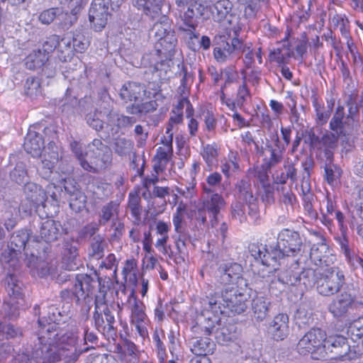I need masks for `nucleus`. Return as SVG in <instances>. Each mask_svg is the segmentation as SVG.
<instances>
[{
  "label": "nucleus",
  "instance_id": "56",
  "mask_svg": "<svg viewBox=\"0 0 363 363\" xmlns=\"http://www.w3.org/2000/svg\"><path fill=\"white\" fill-rule=\"evenodd\" d=\"M60 8H51L40 13L39 21L45 25L50 24L55 19L58 20Z\"/></svg>",
  "mask_w": 363,
  "mask_h": 363
},
{
  "label": "nucleus",
  "instance_id": "30",
  "mask_svg": "<svg viewBox=\"0 0 363 363\" xmlns=\"http://www.w3.org/2000/svg\"><path fill=\"white\" fill-rule=\"evenodd\" d=\"M106 117L108 122L113 124L118 130H126L137 122L135 116H125L113 111H110Z\"/></svg>",
  "mask_w": 363,
  "mask_h": 363
},
{
  "label": "nucleus",
  "instance_id": "51",
  "mask_svg": "<svg viewBox=\"0 0 363 363\" xmlns=\"http://www.w3.org/2000/svg\"><path fill=\"white\" fill-rule=\"evenodd\" d=\"M86 196L82 192H77L73 196L69 197L70 208L76 213L82 211L86 206Z\"/></svg>",
  "mask_w": 363,
  "mask_h": 363
},
{
  "label": "nucleus",
  "instance_id": "13",
  "mask_svg": "<svg viewBox=\"0 0 363 363\" xmlns=\"http://www.w3.org/2000/svg\"><path fill=\"white\" fill-rule=\"evenodd\" d=\"M45 341L44 335L37 337L32 348L33 357L37 363H55L58 361L56 343Z\"/></svg>",
  "mask_w": 363,
  "mask_h": 363
},
{
  "label": "nucleus",
  "instance_id": "47",
  "mask_svg": "<svg viewBox=\"0 0 363 363\" xmlns=\"http://www.w3.org/2000/svg\"><path fill=\"white\" fill-rule=\"evenodd\" d=\"M105 241L100 235H96L93 238L89 255L92 257L99 259L104 256Z\"/></svg>",
  "mask_w": 363,
  "mask_h": 363
},
{
  "label": "nucleus",
  "instance_id": "58",
  "mask_svg": "<svg viewBox=\"0 0 363 363\" xmlns=\"http://www.w3.org/2000/svg\"><path fill=\"white\" fill-rule=\"evenodd\" d=\"M72 36V44L74 50L82 52L88 46V40L81 33H73Z\"/></svg>",
  "mask_w": 363,
  "mask_h": 363
},
{
  "label": "nucleus",
  "instance_id": "63",
  "mask_svg": "<svg viewBox=\"0 0 363 363\" xmlns=\"http://www.w3.org/2000/svg\"><path fill=\"white\" fill-rule=\"evenodd\" d=\"M60 43V36L57 35H52L43 44V52L49 53L52 52L55 48L58 49Z\"/></svg>",
  "mask_w": 363,
  "mask_h": 363
},
{
  "label": "nucleus",
  "instance_id": "61",
  "mask_svg": "<svg viewBox=\"0 0 363 363\" xmlns=\"http://www.w3.org/2000/svg\"><path fill=\"white\" fill-rule=\"evenodd\" d=\"M140 199L137 194H130L128 207L130 210L131 214L135 218H140L141 213V208L140 207Z\"/></svg>",
  "mask_w": 363,
  "mask_h": 363
},
{
  "label": "nucleus",
  "instance_id": "5",
  "mask_svg": "<svg viewBox=\"0 0 363 363\" xmlns=\"http://www.w3.org/2000/svg\"><path fill=\"white\" fill-rule=\"evenodd\" d=\"M202 315L206 322L203 326L206 335L214 334L218 342L222 345L236 339V327L232 324L222 325L221 320L218 316L220 314L206 313L203 308Z\"/></svg>",
  "mask_w": 363,
  "mask_h": 363
},
{
  "label": "nucleus",
  "instance_id": "17",
  "mask_svg": "<svg viewBox=\"0 0 363 363\" xmlns=\"http://www.w3.org/2000/svg\"><path fill=\"white\" fill-rule=\"evenodd\" d=\"M64 228L59 221L48 219L40 222L39 225V236H33L34 242H39L40 239L46 242L56 241L63 233Z\"/></svg>",
  "mask_w": 363,
  "mask_h": 363
},
{
  "label": "nucleus",
  "instance_id": "18",
  "mask_svg": "<svg viewBox=\"0 0 363 363\" xmlns=\"http://www.w3.org/2000/svg\"><path fill=\"white\" fill-rule=\"evenodd\" d=\"M55 147L57 148L55 143H50L47 147V150H51L50 152H48L49 158H47L45 154L44 158L38 164L37 172L44 179H49L51 177L55 164L59 160L58 152L54 150Z\"/></svg>",
  "mask_w": 363,
  "mask_h": 363
},
{
  "label": "nucleus",
  "instance_id": "42",
  "mask_svg": "<svg viewBox=\"0 0 363 363\" xmlns=\"http://www.w3.org/2000/svg\"><path fill=\"white\" fill-rule=\"evenodd\" d=\"M118 205L112 201L104 205L100 213V225H105L109 220L118 218Z\"/></svg>",
  "mask_w": 363,
  "mask_h": 363
},
{
  "label": "nucleus",
  "instance_id": "36",
  "mask_svg": "<svg viewBox=\"0 0 363 363\" xmlns=\"http://www.w3.org/2000/svg\"><path fill=\"white\" fill-rule=\"evenodd\" d=\"M322 272L320 269H313L311 268L303 269L298 272V283L302 284L306 289H311L316 284L320 277Z\"/></svg>",
  "mask_w": 363,
  "mask_h": 363
},
{
  "label": "nucleus",
  "instance_id": "19",
  "mask_svg": "<svg viewBox=\"0 0 363 363\" xmlns=\"http://www.w3.org/2000/svg\"><path fill=\"white\" fill-rule=\"evenodd\" d=\"M268 330L273 340H284L289 333V316L285 313L278 314L274 318Z\"/></svg>",
  "mask_w": 363,
  "mask_h": 363
},
{
  "label": "nucleus",
  "instance_id": "29",
  "mask_svg": "<svg viewBox=\"0 0 363 363\" xmlns=\"http://www.w3.org/2000/svg\"><path fill=\"white\" fill-rule=\"evenodd\" d=\"M30 230L23 229L15 232L11 237L9 248L13 252L21 253L26 250V243L33 239Z\"/></svg>",
  "mask_w": 363,
  "mask_h": 363
},
{
  "label": "nucleus",
  "instance_id": "1",
  "mask_svg": "<svg viewBox=\"0 0 363 363\" xmlns=\"http://www.w3.org/2000/svg\"><path fill=\"white\" fill-rule=\"evenodd\" d=\"M70 147L79 165L86 172L100 174L109 169L112 164V151L100 139H94L85 147L73 141Z\"/></svg>",
  "mask_w": 363,
  "mask_h": 363
},
{
  "label": "nucleus",
  "instance_id": "22",
  "mask_svg": "<svg viewBox=\"0 0 363 363\" xmlns=\"http://www.w3.org/2000/svg\"><path fill=\"white\" fill-rule=\"evenodd\" d=\"M57 310L54 306H51L49 308V313H52V316L49 315V320L50 322L48 323L47 325L43 323V320L38 319V324L40 327L42 328L41 335H44L46 337L45 342H51L53 343H56L57 341V337H60L61 335H63L65 333L57 332V325L55 323L56 318L54 311Z\"/></svg>",
  "mask_w": 363,
  "mask_h": 363
},
{
  "label": "nucleus",
  "instance_id": "9",
  "mask_svg": "<svg viewBox=\"0 0 363 363\" xmlns=\"http://www.w3.org/2000/svg\"><path fill=\"white\" fill-rule=\"evenodd\" d=\"M248 250L256 262L271 266L275 271L277 261L284 257L277 245L267 247L266 245L252 243L249 245Z\"/></svg>",
  "mask_w": 363,
  "mask_h": 363
},
{
  "label": "nucleus",
  "instance_id": "53",
  "mask_svg": "<svg viewBox=\"0 0 363 363\" xmlns=\"http://www.w3.org/2000/svg\"><path fill=\"white\" fill-rule=\"evenodd\" d=\"M342 135H337L335 132H326L321 137V143L319 147L335 150L337 147L338 138Z\"/></svg>",
  "mask_w": 363,
  "mask_h": 363
},
{
  "label": "nucleus",
  "instance_id": "21",
  "mask_svg": "<svg viewBox=\"0 0 363 363\" xmlns=\"http://www.w3.org/2000/svg\"><path fill=\"white\" fill-rule=\"evenodd\" d=\"M220 281L223 284L234 283L242 275L243 269L241 264L237 262H226L221 264L218 267Z\"/></svg>",
  "mask_w": 363,
  "mask_h": 363
},
{
  "label": "nucleus",
  "instance_id": "62",
  "mask_svg": "<svg viewBox=\"0 0 363 363\" xmlns=\"http://www.w3.org/2000/svg\"><path fill=\"white\" fill-rule=\"evenodd\" d=\"M314 106L316 111V121L318 124H325L330 116L331 110L330 107H328L326 109L324 107H322L320 105L318 104L317 103H315Z\"/></svg>",
  "mask_w": 363,
  "mask_h": 363
},
{
  "label": "nucleus",
  "instance_id": "12",
  "mask_svg": "<svg viewBox=\"0 0 363 363\" xmlns=\"http://www.w3.org/2000/svg\"><path fill=\"white\" fill-rule=\"evenodd\" d=\"M326 338L324 330L314 328L308 331L297 344V350L301 354H313L318 350H323Z\"/></svg>",
  "mask_w": 363,
  "mask_h": 363
},
{
  "label": "nucleus",
  "instance_id": "16",
  "mask_svg": "<svg viewBox=\"0 0 363 363\" xmlns=\"http://www.w3.org/2000/svg\"><path fill=\"white\" fill-rule=\"evenodd\" d=\"M333 354L335 359L353 358L350 354V346L342 335L330 336L325 338L324 347Z\"/></svg>",
  "mask_w": 363,
  "mask_h": 363
},
{
  "label": "nucleus",
  "instance_id": "6",
  "mask_svg": "<svg viewBox=\"0 0 363 363\" xmlns=\"http://www.w3.org/2000/svg\"><path fill=\"white\" fill-rule=\"evenodd\" d=\"M345 284V277L337 267L326 268L318 280L317 291L323 296L337 295Z\"/></svg>",
  "mask_w": 363,
  "mask_h": 363
},
{
  "label": "nucleus",
  "instance_id": "64",
  "mask_svg": "<svg viewBox=\"0 0 363 363\" xmlns=\"http://www.w3.org/2000/svg\"><path fill=\"white\" fill-rule=\"evenodd\" d=\"M64 189L69 197L73 196L77 192H82L79 184L72 178L64 179Z\"/></svg>",
  "mask_w": 363,
  "mask_h": 363
},
{
  "label": "nucleus",
  "instance_id": "50",
  "mask_svg": "<svg viewBox=\"0 0 363 363\" xmlns=\"http://www.w3.org/2000/svg\"><path fill=\"white\" fill-rule=\"evenodd\" d=\"M18 252H13L9 248V251H4L1 257L0 261L3 264H8L9 271L10 272V268L12 269L13 271L16 272L19 268V262L17 258V255Z\"/></svg>",
  "mask_w": 363,
  "mask_h": 363
},
{
  "label": "nucleus",
  "instance_id": "38",
  "mask_svg": "<svg viewBox=\"0 0 363 363\" xmlns=\"http://www.w3.org/2000/svg\"><path fill=\"white\" fill-rule=\"evenodd\" d=\"M191 352L199 357H206V354L213 351L214 344L207 337L194 338L191 342Z\"/></svg>",
  "mask_w": 363,
  "mask_h": 363
},
{
  "label": "nucleus",
  "instance_id": "55",
  "mask_svg": "<svg viewBox=\"0 0 363 363\" xmlns=\"http://www.w3.org/2000/svg\"><path fill=\"white\" fill-rule=\"evenodd\" d=\"M99 298V297L95 298V311L94 313L93 319L94 320V325L96 328L99 332H104L106 328V325L104 324L105 321L102 315V312L101 311V306Z\"/></svg>",
  "mask_w": 363,
  "mask_h": 363
},
{
  "label": "nucleus",
  "instance_id": "33",
  "mask_svg": "<svg viewBox=\"0 0 363 363\" xmlns=\"http://www.w3.org/2000/svg\"><path fill=\"white\" fill-rule=\"evenodd\" d=\"M270 301L263 296H257L252 300V310L254 318L257 321H262L268 315Z\"/></svg>",
  "mask_w": 363,
  "mask_h": 363
},
{
  "label": "nucleus",
  "instance_id": "2",
  "mask_svg": "<svg viewBox=\"0 0 363 363\" xmlns=\"http://www.w3.org/2000/svg\"><path fill=\"white\" fill-rule=\"evenodd\" d=\"M248 294L234 286H226L221 293L216 292L203 300L206 313L223 314L225 316L240 314L247 308Z\"/></svg>",
  "mask_w": 363,
  "mask_h": 363
},
{
  "label": "nucleus",
  "instance_id": "54",
  "mask_svg": "<svg viewBox=\"0 0 363 363\" xmlns=\"http://www.w3.org/2000/svg\"><path fill=\"white\" fill-rule=\"evenodd\" d=\"M99 112L96 109L94 112H90L85 116L86 124L97 132H100L104 128V122L99 117Z\"/></svg>",
  "mask_w": 363,
  "mask_h": 363
},
{
  "label": "nucleus",
  "instance_id": "40",
  "mask_svg": "<svg viewBox=\"0 0 363 363\" xmlns=\"http://www.w3.org/2000/svg\"><path fill=\"white\" fill-rule=\"evenodd\" d=\"M56 262H48V261H38V257H33V260L28 264V267L36 269L38 276L43 277L52 274L56 269Z\"/></svg>",
  "mask_w": 363,
  "mask_h": 363
},
{
  "label": "nucleus",
  "instance_id": "3",
  "mask_svg": "<svg viewBox=\"0 0 363 363\" xmlns=\"http://www.w3.org/2000/svg\"><path fill=\"white\" fill-rule=\"evenodd\" d=\"M238 191L235 201L231 204L232 218L240 223L247 220L246 206L247 214L252 220L259 218V207L257 200L253 196L251 183L249 179H244L236 184Z\"/></svg>",
  "mask_w": 363,
  "mask_h": 363
},
{
  "label": "nucleus",
  "instance_id": "24",
  "mask_svg": "<svg viewBox=\"0 0 363 363\" xmlns=\"http://www.w3.org/2000/svg\"><path fill=\"white\" fill-rule=\"evenodd\" d=\"M330 128L337 135L345 136L349 134L351 130V124L349 121L346 120L344 108L342 106H340L337 108L330 122Z\"/></svg>",
  "mask_w": 363,
  "mask_h": 363
},
{
  "label": "nucleus",
  "instance_id": "49",
  "mask_svg": "<svg viewBox=\"0 0 363 363\" xmlns=\"http://www.w3.org/2000/svg\"><path fill=\"white\" fill-rule=\"evenodd\" d=\"M298 272L291 269H287L279 272L278 281L283 285L294 286L298 284Z\"/></svg>",
  "mask_w": 363,
  "mask_h": 363
},
{
  "label": "nucleus",
  "instance_id": "59",
  "mask_svg": "<svg viewBox=\"0 0 363 363\" xmlns=\"http://www.w3.org/2000/svg\"><path fill=\"white\" fill-rule=\"evenodd\" d=\"M111 230L113 231L111 239L113 241H118L125 231L123 223L118 218L113 219L111 225Z\"/></svg>",
  "mask_w": 363,
  "mask_h": 363
},
{
  "label": "nucleus",
  "instance_id": "34",
  "mask_svg": "<svg viewBox=\"0 0 363 363\" xmlns=\"http://www.w3.org/2000/svg\"><path fill=\"white\" fill-rule=\"evenodd\" d=\"M325 239L320 237V242L313 244L310 252V258L315 264H322L325 262L326 258L330 254L329 246L324 242Z\"/></svg>",
  "mask_w": 363,
  "mask_h": 363
},
{
  "label": "nucleus",
  "instance_id": "48",
  "mask_svg": "<svg viewBox=\"0 0 363 363\" xmlns=\"http://www.w3.org/2000/svg\"><path fill=\"white\" fill-rule=\"evenodd\" d=\"M347 333L354 342L363 338V316L354 320L350 324Z\"/></svg>",
  "mask_w": 363,
  "mask_h": 363
},
{
  "label": "nucleus",
  "instance_id": "26",
  "mask_svg": "<svg viewBox=\"0 0 363 363\" xmlns=\"http://www.w3.org/2000/svg\"><path fill=\"white\" fill-rule=\"evenodd\" d=\"M25 150L33 157L41 155L42 150L44 148V140L42 136L31 129H29L23 144Z\"/></svg>",
  "mask_w": 363,
  "mask_h": 363
},
{
  "label": "nucleus",
  "instance_id": "43",
  "mask_svg": "<svg viewBox=\"0 0 363 363\" xmlns=\"http://www.w3.org/2000/svg\"><path fill=\"white\" fill-rule=\"evenodd\" d=\"M11 179L18 184H23L28 181V170L26 164L23 162H18L15 167L10 172Z\"/></svg>",
  "mask_w": 363,
  "mask_h": 363
},
{
  "label": "nucleus",
  "instance_id": "44",
  "mask_svg": "<svg viewBox=\"0 0 363 363\" xmlns=\"http://www.w3.org/2000/svg\"><path fill=\"white\" fill-rule=\"evenodd\" d=\"M133 147V142L125 138H116L113 144L115 152L121 157L129 155L132 152Z\"/></svg>",
  "mask_w": 363,
  "mask_h": 363
},
{
  "label": "nucleus",
  "instance_id": "4",
  "mask_svg": "<svg viewBox=\"0 0 363 363\" xmlns=\"http://www.w3.org/2000/svg\"><path fill=\"white\" fill-rule=\"evenodd\" d=\"M149 36L155 40V48L158 55L170 59L174 55L177 40L168 17L161 16L150 30Z\"/></svg>",
  "mask_w": 363,
  "mask_h": 363
},
{
  "label": "nucleus",
  "instance_id": "14",
  "mask_svg": "<svg viewBox=\"0 0 363 363\" xmlns=\"http://www.w3.org/2000/svg\"><path fill=\"white\" fill-rule=\"evenodd\" d=\"M328 310L337 321L349 318L352 310V293L345 290L341 291L328 304Z\"/></svg>",
  "mask_w": 363,
  "mask_h": 363
},
{
  "label": "nucleus",
  "instance_id": "45",
  "mask_svg": "<svg viewBox=\"0 0 363 363\" xmlns=\"http://www.w3.org/2000/svg\"><path fill=\"white\" fill-rule=\"evenodd\" d=\"M70 13L64 12L60 8V13L58 16V21L60 26L63 30H68L72 26H73L77 21V14L80 11H74V9H70Z\"/></svg>",
  "mask_w": 363,
  "mask_h": 363
},
{
  "label": "nucleus",
  "instance_id": "7",
  "mask_svg": "<svg viewBox=\"0 0 363 363\" xmlns=\"http://www.w3.org/2000/svg\"><path fill=\"white\" fill-rule=\"evenodd\" d=\"M276 245L284 257L300 255L304 247L300 233L289 228H284L279 233Z\"/></svg>",
  "mask_w": 363,
  "mask_h": 363
},
{
  "label": "nucleus",
  "instance_id": "20",
  "mask_svg": "<svg viewBox=\"0 0 363 363\" xmlns=\"http://www.w3.org/2000/svg\"><path fill=\"white\" fill-rule=\"evenodd\" d=\"M145 86L141 84L128 82L125 83L120 89L119 95L125 102L138 101L145 94Z\"/></svg>",
  "mask_w": 363,
  "mask_h": 363
},
{
  "label": "nucleus",
  "instance_id": "28",
  "mask_svg": "<svg viewBox=\"0 0 363 363\" xmlns=\"http://www.w3.org/2000/svg\"><path fill=\"white\" fill-rule=\"evenodd\" d=\"M233 4L229 0H219L211 8V12L215 21L221 22L226 19L231 22Z\"/></svg>",
  "mask_w": 363,
  "mask_h": 363
},
{
  "label": "nucleus",
  "instance_id": "27",
  "mask_svg": "<svg viewBox=\"0 0 363 363\" xmlns=\"http://www.w3.org/2000/svg\"><path fill=\"white\" fill-rule=\"evenodd\" d=\"M2 282L9 298H24L23 284L18 280L16 272H8Z\"/></svg>",
  "mask_w": 363,
  "mask_h": 363
},
{
  "label": "nucleus",
  "instance_id": "39",
  "mask_svg": "<svg viewBox=\"0 0 363 363\" xmlns=\"http://www.w3.org/2000/svg\"><path fill=\"white\" fill-rule=\"evenodd\" d=\"M162 0H137L135 6L142 9L147 16L155 18L161 12Z\"/></svg>",
  "mask_w": 363,
  "mask_h": 363
},
{
  "label": "nucleus",
  "instance_id": "46",
  "mask_svg": "<svg viewBox=\"0 0 363 363\" xmlns=\"http://www.w3.org/2000/svg\"><path fill=\"white\" fill-rule=\"evenodd\" d=\"M325 179L330 185L337 184L341 174L342 170L337 164L334 163L326 164L324 166Z\"/></svg>",
  "mask_w": 363,
  "mask_h": 363
},
{
  "label": "nucleus",
  "instance_id": "8",
  "mask_svg": "<svg viewBox=\"0 0 363 363\" xmlns=\"http://www.w3.org/2000/svg\"><path fill=\"white\" fill-rule=\"evenodd\" d=\"M62 267L67 271H74L79 268L82 262L79 259V242L72 237L65 238L60 245Z\"/></svg>",
  "mask_w": 363,
  "mask_h": 363
},
{
  "label": "nucleus",
  "instance_id": "11",
  "mask_svg": "<svg viewBox=\"0 0 363 363\" xmlns=\"http://www.w3.org/2000/svg\"><path fill=\"white\" fill-rule=\"evenodd\" d=\"M56 342L58 361L64 360L65 363L76 362L82 354L76 347V337L72 333H65L57 337Z\"/></svg>",
  "mask_w": 363,
  "mask_h": 363
},
{
  "label": "nucleus",
  "instance_id": "52",
  "mask_svg": "<svg viewBox=\"0 0 363 363\" xmlns=\"http://www.w3.org/2000/svg\"><path fill=\"white\" fill-rule=\"evenodd\" d=\"M72 42L71 34H67L62 38H60L58 50L62 54L65 53V55L62 57L65 61L67 60V57H70L73 55L74 48Z\"/></svg>",
  "mask_w": 363,
  "mask_h": 363
},
{
  "label": "nucleus",
  "instance_id": "15",
  "mask_svg": "<svg viewBox=\"0 0 363 363\" xmlns=\"http://www.w3.org/2000/svg\"><path fill=\"white\" fill-rule=\"evenodd\" d=\"M98 279L96 271L92 274H79L75 277L74 285V297L77 303L89 298L95 291Z\"/></svg>",
  "mask_w": 363,
  "mask_h": 363
},
{
  "label": "nucleus",
  "instance_id": "31",
  "mask_svg": "<svg viewBox=\"0 0 363 363\" xmlns=\"http://www.w3.org/2000/svg\"><path fill=\"white\" fill-rule=\"evenodd\" d=\"M265 149L269 152L267 155V152L263 157L262 164L265 169H272L279 164L283 160V154L284 150L276 149L272 147V144L269 141L265 143Z\"/></svg>",
  "mask_w": 363,
  "mask_h": 363
},
{
  "label": "nucleus",
  "instance_id": "35",
  "mask_svg": "<svg viewBox=\"0 0 363 363\" xmlns=\"http://www.w3.org/2000/svg\"><path fill=\"white\" fill-rule=\"evenodd\" d=\"M23 184H25L23 191L27 198L31 199L37 205L43 204L46 201V193L40 186L28 181Z\"/></svg>",
  "mask_w": 363,
  "mask_h": 363
},
{
  "label": "nucleus",
  "instance_id": "32",
  "mask_svg": "<svg viewBox=\"0 0 363 363\" xmlns=\"http://www.w3.org/2000/svg\"><path fill=\"white\" fill-rule=\"evenodd\" d=\"M24 298H8L4 302V312L10 319H16L20 315L21 310L25 308Z\"/></svg>",
  "mask_w": 363,
  "mask_h": 363
},
{
  "label": "nucleus",
  "instance_id": "23",
  "mask_svg": "<svg viewBox=\"0 0 363 363\" xmlns=\"http://www.w3.org/2000/svg\"><path fill=\"white\" fill-rule=\"evenodd\" d=\"M186 6L182 20L189 30H194L198 23L197 19L204 16L206 7L199 3H191Z\"/></svg>",
  "mask_w": 363,
  "mask_h": 363
},
{
  "label": "nucleus",
  "instance_id": "25",
  "mask_svg": "<svg viewBox=\"0 0 363 363\" xmlns=\"http://www.w3.org/2000/svg\"><path fill=\"white\" fill-rule=\"evenodd\" d=\"M225 201L218 194H213L210 199L203 201L202 206L208 211L211 218V224L212 227L218 222V216L220 209L224 206Z\"/></svg>",
  "mask_w": 363,
  "mask_h": 363
},
{
  "label": "nucleus",
  "instance_id": "37",
  "mask_svg": "<svg viewBox=\"0 0 363 363\" xmlns=\"http://www.w3.org/2000/svg\"><path fill=\"white\" fill-rule=\"evenodd\" d=\"M49 56L40 49L33 50L25 59L26 67L30 69L35 70L41 68L48 60Z\"/></svg>",
  "mask_w": 363,
  "mask_h": 363
},
{
  "label": "nucleus",
  "instance_id": "10",
  "mask_svg": "<svg viewBox=\"0 0 363 363\" xmlns=\"http://www.w3.org/2000/svg\"><path fill=\"white\" fill-rule=\"evenodd\" d=\"M250 48L238 38L237 31H235V37L230 42H225L222 47H216L213 50V56L217 62L223 63L228 61H235L239 59L241 54Z\"/></svg>",
  "mask_w": 363,
  "mask_h": 363
},
{
  "label": "nucleus",
  "instance_id": "60",
  "mask_svg": "<svg viewBox=\"0 0 363 363\" xmlns=\"http://www.w3.org/2000/svg\"><path fill=\"white\" fill-rule=\"evenodd\" d=\"M347 105L348 106L349 113L346 117V120L350 121H354L358 116L359 113V106L357 104V99L354 98V96L350 95L347 101Z\"/></svg>",
  "mask_w": 363,
  "mask_h": 363
},
{
  "label": "nucleus",
  "instance_id": "57",
  "mask_svg": "<svg viewBox=\"0 0 363 363\" xmlns=\"http://www.w3.org/2000/svg\"><path fill=\"white\" fill-rule=\"evenodd\" d=\"M172 151H167V149L160 147L157 149L156 155L154 157V160L157 161V163L154 165V169L157 171V169H160L162 164H166L169 160V154H172Z\"/></svg>",
  "mask_w": 363,
  "mask_h": 363
},
{
  "label": "nucleus",
  "instance_id": "41",
  "mask_svg": "<svg viewBox=\"0 0 363 363\" xmlns=\"http://www.w3.org/2000/svg\"><path fill=\"white\" fill-rule=\"evenodd\" d=\"M128 301L130 304H131L132 301H133V305L131 308L132 323L140 321L145 322V320H148L147 315L143 310L144 305L143 302L137 299V298L134 296L133 291L131 292L129 295Z\"/></svg>",
  "mask_w": 363,
  "mask_h": 363
}]
</instances>
